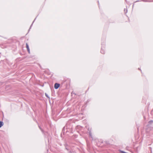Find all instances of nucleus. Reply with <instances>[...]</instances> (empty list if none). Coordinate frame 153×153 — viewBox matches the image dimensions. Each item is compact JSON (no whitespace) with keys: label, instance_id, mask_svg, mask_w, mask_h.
Listing matches in <instances>:
<instances>
[{"label":"nucleus","instance_id":"obj_13","mask_svg":"<svg viewBox=\"0 0 153 153\" xmlns=\"http://www.w3.org/2000/svg\"><path fill=\"white\" fill-rule=\"evenodd\" d=\"M89 134H90V136H91V131H89Z\"/></svg>","mask_w":153,"mask_h":153},{"label":"nucleus","instance_id":"obj_14","mask_svg":"<svg viewBox=\"0 0 153 153\" xmlns=\"http://www.w3.org/2000/svg\"><path fill=\"white\" fill-rule=\"evenodd\" d=\"M151 152L152 153V148H151Z\"/></svg>","mask_w":153,"mask_h":153},{"label":"nucleus","instance_id":"obj_9","mask_svg":"<svg viewBox=\"0 0 153 153\" xmlns=\"http://www.w3.org/2000/svg\"><path fill=\"white\" fill-rule=\"evenodd\" d=\"M36 18L34 19V21H33V23H32V25H31V26H30V28H31V27L32 26V25H33V23L34 22V21H35V20H36Z\"/></svg>","mask_w":153,"mask_h":153},{"label":"nucleus","instance_id":"obj_3","mask_svg":"<svg viewBox=\"0 0 153 153\" xmlns=\"http://www.w3.org/2000/svg\"><path fill=\"white\" fill-rule=\"evenodd\" d=\"M26 47L27 49V51L29 53H30V50L29 48V45L27 43L26 44Z\"/></svg>","mask_w":153,"mask_h":153},{"label":"nucleus","instance_id":"obj_1","mask_svg":"<svg viewBox=\"0 0 153 153\" xmlns=\"http://www.w3.org/2000/svg\"><path fill=\"white\" fill-rule=\"evenodd\" d=\"M153 123L152 120H151L149 121L148 123L146 126V129L147 132H149L152 129V124Z\"/></svg>","mask_w":153,"mask_h":153},{"label":"nucleus","instance_id":"obj_15","mask_svg":"<svg viewBox=\"0 0 153 153\" xmlns=\"http://www.w3.org/2000/svg\"><path fill=\"white\" fill-rule=\"evenodd\" d=\"M65 148L66 149H67V150H68V149H67V148L66 147Z\"/></svg>","mask_w":153,"mask_h":153},{"label":"nucleus","instance_id":"obj_7","mask_svg":"<svg viewBox=\"0 0 153 153\" xmlns=\"http://www.w3.org/2000/svg\"><path fill=\"white\" fill-rule=\"evenodd\" d=\"M39 127L40 129L41 130V131L43 133H44V132L43 130L39 126Z\"/></svg>","mask_w":153,"mask_h":153},{"label":"nucleus","instance_id":"obj_11","mask_svg":"<svg viewBox=\"0 0 153 153\" xmlns=\"http://www.w3.org/2000/svg\"><path fill=\"white\" fill-rule=\"evenodd\" d=\"M143 1H145V2H147V1H144V0H142Z\"/></svg>","mask_w":153,"mask_h":153},{"label":"nucleus","instance_id":"obj_16","mask_svg":"<svg viewBox=\"0 0 153 153\" xmlns=\"http://www.w3.org/2000/svg\"><path fill=\"white\" fill-rule=\"evenodd\" d=\"M139 70H140V68H138Z\"/></svg>","mask_w":153,"mask_h":153},{"label":"nucleus","instance_id":"obj_5","mask_svg":"<svg viewBox=\"0 0 153 153\" xmlns=\"http://www.w3.org/2000/svg\"><path fill=\"white\" fill-rule=\"evenodd\" d=\"M4 123L3 122L0 121V128L3 125Z\"/></svg>","mask_w":153,"mask_h":153},{"label":"nucleus","instance_id":"obj_12","mask_svg":"<svg viewBox=\"0 0 153 153\" xmlns=\"http://www.w3.org/2000/svg\"><path fill=\"white\" fill-rule=\"evenodd\" d=\"M140 1L137 0V1H135V2H134V3L136 2H137Z\"/></svg>","mask_w":153,"mask_h":153},{"label":"nucleus","instance_id":"obj_4","mask_svg":"<svg viewBox=\"0 0 153 153\" xmlns=\"http://www.w3.org/2000/svg\"><path fill=\"white\" fill-rule=\"evenodd\" d=\"M103 48H104H104L102 46L100 52L102 54H104L105 53V51L104 49H103Z\"/></svg>","mask_w":153,"mask_h":153},{"label":"nucleus","instance_id":"obj_2","mask_svg":"<svg viewBox=\"0 0 153 153\" xmlns=\"http://www.w3.org/2000/svg\"><path fill=\"white\" fill-rule=\"evenodd\" d=\"M60 84L58 83H56L54 84V87L55 89H58L60 86Z\"/></svg>","mask_w":153,"mask_h":153},{"label":"nucleus","instance_id":"obj_10","mask_svg":"<svg viewBox=\"0 0 153 153\" xmlns=\"http://www.w3.org/2000/svg\"><path fill=\"white\" fill-rule=\"evenodd\" d=\"M45 95L46 96V97H48V95L46 93H45Z\"/></svg>","mask_w":153,"mask_h":153},{"label":"nucleus","instance_id":"obj_6","mask_svg":"<svg viewBox=\"0 0 153 153\" xmlns=\"http://www.w3.org/2000/svg\"><path fill=\"white\" fill-rule=\"evenodd\" d=\"M124 11L125 13H126L127 12V9L125 8L124 9Z\"/></svg>","mask_w":153,"mask_h":153},{"label":"nucleus","instance_id":"obj_17","mask_svg":"<svg viewBox=\"0 0 153 153\" xmlns=\"http://www.w3.org/2000/svg\"><path fill=\"white\" fill-rule=\"evenodd\" d=\"M134 5V4H133V7Z\"/></svg>","mask_w":153,"mask_h":153},{"label":"nucleus","instance_id":"obj_8","mask_svg":"<svg viewBox=\"0 0 153 153\" xmlns=\"http://www.w3.org/2000/svg\"><path fill=\"white\" fill-rule=\"evenodd\" d=\"M104 42H102V44H101V45H102V46L104 48Z\"/></svg>","mask_w":153,"mask_h":153}]
</instances>
